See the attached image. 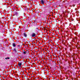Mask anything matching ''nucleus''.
<instances>
[{
  "mask_svg": "<svg viewBox=\"0 0 80 80\" xmlns=\"http://www.w3.org/2000/svg\"><path fill=\"white\" fill-rule=\"evenodd\" d=\"M36 36V34L35 33H32V37H34Z\"/></svg>",
  "mask_w": 80,
  "mask_h": 80,
  "instance_id": "1",
  "label": "nucleus"
},
{
  "mask_svg": "<svg viewBox=\"0 0 80 80\" xmlns=\"http://www.w3.org/2000/svg\"><path fill=\"white\" fill-rule=\"evenodd\" d=\"M44 1H43V0H41V3L42 4V5H43L44 4Z\"/></svg>",
  "mask_w": 80,
  "mask_h": 80,
  "instance_id": "2",
  "label": "nucleus"
},
{
  "mask_svg": "<svg viewBox=\"0 0 80 80\" xmlns=\"http://www.w3.org/2000/svg\"><path fill=\"white\" fill-rule=\"evenodd\" d=\"M14 14H15V15H18V12H15L14 13Z\"/></svg>",
  "mask_w": 80,
  "mask_h": 80,
  "instance_id": "3",
  "label": "nucleus"
},
{
  "mask_svg": "<svg viewBox=\"0 0 80 80\" xmlns=\"http://www.w3.org/2000/svg\"><path fill=\"white\" fill-rule=\"evenodd\" d=\"M24 36L25 37H27V34H26V33H23Z\"/></svg>",
  "mask_w": 80,
  "mask_h": 80,
  "instance_id": "4",
  "label": "nucleus"
},
{
  "mask_svg": "<svg viewBox=\"0 0 80 80\" xmlns=\"http://www.w3.org/2000/svg\"><path fill=\"white\" fill-rule=\"evenodd\" d=\"M18 65L19 67H21V65H22V63H19Z\"/></svg>",
  "mask_w": 80,
  "mask_h": 80,
  "instance_id": "5",
  "label": "nucleus"
},
{
  "mask_svg": "<svg viewBox=\"0 0 80 80\" xmlns=\"http://www.w3.org/2000/svg\"><path fill=\"white\" fill-rule=\"evenodd\" d=\"M12 46L14 47H15L16 46V45H15V43H13V44Z\"/></svg>",
  "mask_w": 80,
  "mask_h": 80,
  "instance_id": "6",
  "label": "nucleus"
},
{
  "mask_svg": "<svg viewBox=\"0 0 80 80\" xmlns=\"http://www.w3.org/2000/svg\"><path fill=\"white\" fill-rule=\"evenodd\" d=\"M13 51H14L15 52H17V51H16V49L15 48L14 49Z\"/></svg>",
  "mask_w": 80,
  "mask_h": 80,
  "instance_id": "7",
  "label": "nucleus"
},
{
  "mask_svg": "<svg viewBox=\"0 0 80 80\" xmlns=\"http://www.w3.org/2000/svg\"><path fill=\"white\" fill-rule=\"evenodd\" d=\"M44 3H45V2H47L48 1H47V0H44Z\"/></svg>",
  "mask_w": 80,
  "mask_h": 80,
  "instance_id": "8",
  "label": "nucleus"
},
{
  "mask_svg": "<svg viewBox=\"0 0 80 80\" xmlns=\"http://www.w3.org/2000/svg\"><path fill=\"white\" fill-rule=\"evenodd\" d=\"M5 59L6 60H7V59H10V58H9V57H8V58H5Z\"/></svg>",
  "mask_w": 80,
  "mask_h": 80,
  "instance_id": "9",
  "label": "nucleus"
},
{
  "mask_svg": "<svg viewBox=\"0 0 80 80\" xmlns=\"http://www.w3.org/2000/svg\"><path fill=\"white\" fill-rule=\"evenodd\" d=\"M23 54H26V52H23Z\"/></svg>",
  "mask_w": 80,
  "mask_h": 80,
  "instance_id": "10",
  "label": "nucleus"
},
{
  "mask_svg": "<svg viewBox=\"0 0 80 80\" xmlns=\"http://www.w3.org/2000/svg\"><path fill=\"white\" fill-rule=\"evenodd\" d=\"M36 29H38V28H36Z\"/></svg>",
  "mask_w": 80,
  "mask_h": 80,
  "instance_id": "11",
  "label": "nucleus"
}]
</instances>
